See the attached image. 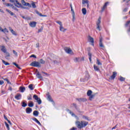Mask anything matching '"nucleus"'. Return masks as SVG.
<instances>
[{
	"label": "nucleus",
	"instance_id": "9d476101",
	"mask_svg": "<svg viewBox=\"0 0 130 130\" xmlns=\"http://www.w3.org/2000/svg\"><path fill=\"white\" fill-rule=\"evenodd\" d=\"M76 100H77V101H79V102H86V101H87V99H86L85 98L76 99Z\"/></svg>",
	"mask_w": 130,
	"mask_h": 130
},
{
	"label": "nucleus",
	"instance_id": "0e129e2a",
	"mask_svg": "<svg viewBox=\"0 0 130 130\" xmlns=\"http://www.w3.org/2000/svg\"><path fill=\"white\" fill-rule=\"evenodd\" d=\"M80 82H85V79H84V78H81Z\"/></svg>",
	"mask_w": 130,
	"mask_h": 130
},
{
	"label": "nucleus",
	"instance_id": "b1692460",
	"mask_svg": "<svg viewBox=\"0 0 130 130\" xmlns=\"http://www.w3.org/2000/svg\"><path fill=\"white\" fill-rule=\"evenodd\" d=\"M9 30L13 35H17L16 32L13 29H12L11 27H9Z\"/></svg>",
	"mask_w": 130,
	"mask_h": 130
},
{
	"label": "nucleus",
	"instance_id": "9b49d317",
	"mask_svg": "<svg viewBox=\"0 0 130 130\" xmlns=\"http://www.w3.org/2000/svg\"><path fill=\"white\" fill-rule=\"evenodd\" d=\"M0 48H1L2 52H4V53H5V52H6L7 49H6V47L5 46H1Z\"/></svg>",
	"mask_w": 130,
	"mask_h": 130
},
{
	"label": "nucleus",
	"instance_id": "4be33fe9",
	"mask_svg": "<svg viewBox=\"0 0 130 130\" xmlns=\"http://www.w3.org/2000/svg\"><path fill=\"white\" fill-rule=\"evenodd\" d=\"M33 114L34 116H38L39 115V112L38 111H34L33 112Z\"/></svg>",
	"mask_w": 130,
	"mask_h": 130
},
{
	"label": "nucleus",
	"instance_id": "5701e85b",
	"mask_svg": "<svg viewBox=\"0 0 130 130\" xmlns=\"http://www.w3.org/2000/svg\"><path fill=\"white\" fill-rule=\"evenodd\" d=\"M88 56H89V61H90V62H91V61H92V54L90 52H88Z\"/></svg>",
	"mask_w": 130,
	"mask_h": 130
},
{
	"label": "nucleus",
	"instance_id": "338daca9",
	"mask_svg": "<svg viewBox=\"0 0 130 130\" xmlns=\"http://www.w3.org/2000/svg\"><path fill=\"white\" fill-rule=\"evenodd\" d=\"M6 12H8V13H9V14H10V13L12 12L9 9H6Z\"/></svg>",
	"mask_w": 130,
	"mask_h": 130
},
{
	"label": "nucleus",
	"instance_id": "49530a36",
	"mask_svg": "<svg viewBox=\"0 0 130 130\" xmlns=\"http://www.w3.org/2000/svg\"><path fill=\"white\" fill-rule=\"evenodd\" d=\"M27 99L28 100H32V95L29 94L28 96H27Z\"/></svg>",
	"mask_w": 130,
	"mask_h": 130
},
{
	"label": "nucleus",
	"instance_id": "f8f14e48",
	"mask_svg": "<svg viewBox=\"0 0 130 130\" xmlns=\"http://www.w3.org/2000/svg\"><path fill=\"white\" fill-rule=\"evenodd\" d=\"M102 41H103L102 38H100L99 45L101 47H102V48H104V45H103Z\"/></svg>",
	"mask_w": 130,
	"mask_h": 130
},
{
	"label": "nucleus",
	"instance_id": "603ef678",
	"mask_svg": "<svg viewBox=\"0 0 130 130\" xmlns=\"http://www.w3.org/2000/svg\"><path fill=\"white\" fill-rule=\"evenodd\" d=\"M4 81L7 82L8 84H11V82H10V81H9V79L8 78H5Z\"/></svg>",
	"mask_w": 130,
	"mask_h": 130
},
{
	"label": "nucleus",
	"instance_id": "13d9d810",
	"mask_svg": "<svg viewBox=\"0 0 130 130\" xmlns=\"http://www.w3.org/2000/svg\"><path fill=\"white\" fill-rule=\"evenodd\" d=\"M36 13H37L38 15H39V16H40V17H42V14L41 13H39V12L37 11V12H36Z\"/></svg>",
	"mask_w": 130,
	"mask_h": 130
},
{
	"label": "nucleus",
	"instance_id": "1a4fd4ad",
	"mask_svg": "<svg viewBox=\"0 0 130 130\" xmlns=\"http://www.w3.org/2000/svg\"><path fill=\"white\" fill-rule=\"evenodd\" d=\"M36 24H37L36 22L32 21L29 23V26L32 28H35V27H36Z\"/></svg>",
	"mask_w": 130,
	"mask_h": 130
},
{
	"label": "nucleus",
	"instance_id": "ea45409f",
	"mask_svg": "<svg viewBox=\"0 0 130 130\" xmlns=\"http://www.w3.org/2000/svg\"><path fill=\"white\" fill-rule=\"evenodd\" d=\"M31 6L34 9H36V5H35V2H32L31 3Z\"/></svg>",
	"mask_w": 130,
	"mask_h": 130
},
{
	"label": "nucleus",
	"instance_id": "864d4df0",
	"mask_svg": "<svg viewBox=\"0 0 130 130\" xmlns=\"http://www.w3.org/2000/svg\"><path fill=\"white\" fill-rule=\"evenodd\" d=\"M82 4H89V1L88 0L84 1L82 2Z\"/></svg>",
	"mask_w": 130,
	"mask_h": 130
},
{
	"label": "nucleus",
	"instance_id": "7ed1b4c3",
	"mask_svg": "<svg viewBox=\"0 0 130 130\" xmlns=\"http://www.w3.org/2000/svg\"><path fill=\"white\" fill-rule=\"evenodd\" d=\"M33 97H34V99H35V100H36L39 105H40V104L42 103V101H41V99H40V98H38V96H37V95L34 94Z\"/></svg>",
	"mask_w": 130,
	"mask_h": 130
},
{
	"label": "nucleus",
	"instance_id": "2f4dec72",
	"mask_svg": "<svg viewBox=\"0 0 130 130\" xmlns=\"http://www.w3.org/2000/svg\"><path fill=\"white\" fill-rule=\"evenodd\" d=\"M130 24V20H128L126 22L125 24V27H128V25Z\"/></svg>",
	"mask_w": 130,
	"mask_h": 130
},
{
	"label": "nucleus",
	"instance_id": "f257e3e1",
	"mask_svg": "<svg viewBox=\"0 0 130 130\" xmlns=\"http://www.w3.org/2000/svg\"><path fill=\"white\" fill-rule=\"evenodd\" d=\"M75 123L76 124L77 127L81 129V128H83V127H85V126H87L89 123L86 121L82 120L81 121H77L75 122Z\"/></svg>",
	"mask_w": 130,
	"mask_h": 130
},
{
	"label": "nucleus",
	"instance_id": "de8ad7c7",
	"mask_svg": "<svg viewBox=\"0 0 130 130\" xmlns=\"http://www.w3.org/2000/svg\"><path fill=\"white\" fill-rule=\"evenodd\" d=\"M125 80V78H124L122 77H121L120 78V81H121V82H123V81H124Z\"/></svg>",
	"mask_w": 130,
	"mask_h": 130
},
{
	"label": "nucleus",
	"instance_id": "4d7b16f0",
	"mask_svg": "<svg viewBox=\"0 0 130 130\" xmlns=\"http://www.w3.org/2000/svg\"><path fill=\"white\" fill-rule=\"evenodd\" d=\"M127 10H128V8H126L124 9V10H123V12H124V13H126V12H127Z\"/></svg>",
	"mask_w": 130,
	"mask_h": 130
},
{
	"label": "nucleus",
	"instance_id": "6ab92c4d",
	"mask_svg": "<svg viewBox=\"0 0 130 130\" xmlns=\"http://www.w3.org/2000/svg\"><path fill=\"white\" fill-rule=\"evenodd\" d=\"M16 4H15L16 7H17V8H21L22 7V5L21 3H18V1L16 0Z\"/></svg>",
	"mask_w": 130,
	"mask_h": 130
},
{
	"label": "nucleus",
	"instance_id": "f704fd0d",
	"mask_svg": "<svg viewBox=\"0 0 130 130\" xmlns=\"http://www.w3.org/2000/svg\"><path fill=\"white\" fill-rule=\"evenodd\" d=\"M5 54H6V58H8V57H10V53L6 51V52H5Z\"/></svg>",
	"mask_w": 130,
	"mask_h": 130
},
{
	"label": "nucleus",
	"instance_id": "2eb2a0df",
	"mask_svg": "<svg viewBox=\"0 0 130 130\" xmlns=\"http://www.w3.org/2000/svg\"><path fill=\"white\" fill-rule=\"evenodd\" d=\"M26 113H27L28 114H29V113H30L31 112H32V109L30 108H27L26 109Z\"/></svg>",
	"mask_w": 130,
	"mask_h": 130
},
{
	"label": "nucleus",
	"instance_id": "c756f323",
	"mask_svg": "<svg viewBox=\"0 0 130 130\" xmlns=\"http://www.w3.org/2000/svg\"><path fill=\"white\" fill-rule=\"evenodd\" d=\"M74 61H75V62H79L80 58L76 57L74 59Z\"/></svg>",
	"mask_w": 130,
	"mask_h": 130
},
{
	"label": "nucleus",
	"instance_id": "6e6552de",
	"mask_svg": "<svg viewBox=\"0 0 130 130\" xmlns=\"http://www.w3.org/2000/svg\"><path fill=\"white\" fill-rule=\"evenodd\" d=\"M15 98L16 99V100H20L21 98H22V95L20 93H17L15 96Z\"/></svg>",
	"mask_w": 130,
	"mask_h": 130
},
{
	"label": "nucleus",
	"instance_id": "473e14b6",
	"mask_svg": "<svg viewBox=\"0 0 130 130\" xmlns=\"http://www.w3.org/2000/svg\"><path fill=\"white\" fill-rule=\"evenodd\" d=\"M28 88L29 89H30V90H34V88L33 87V84H30L29 85H28Z\"/></svg>",
	"mask_w": 130,
	"mask_h": 130
},
{
	"label": "nucleus",
	"instance_id": "680f3d73",
	"mask_svg": "<svg viewBox=\"0 0 130 130\" xmlns=\"http://www.w3.org/2000/svg\"><path fill=\"white\" fill-rule=\"evenodd\" d=\"M5 82L3 80H0V85H3Z\"/></svg>",
	"mask_w": 130,
	"mask_h": 130
},
{
	"label": "nucleus",
	"instance_id": "5fc2aeb1",
	"mask_svg": "<svg viewBox=\"0 0 130 130\" xmlns=\"http://www.w3.org/2000/svg\"><path fill=\"white\" fill-rule=\"evenodd\" d=\"M13 52L14 54H15V55H16V56H18V53L16 52V51L13 50Z\"/></svg>",
	"mask_w": 130,
	"mask_h": 130
},
{
	"label": "nucleus",
	"instance_id": "c9c22d12",
	"mask_svg": "<svg viewBox=\"0 0 130 130\" xmlns=\"http://www.w3.org/2000/svg\"><path fill=\"white\" fill-rule=\"evenodd\" d=\"M94 97H95V94H91L89 96V100L92 101V99H93V98H94Z\"/></svg>",
	"mask_w": 130,
	"mask_h": 130
},
{
	"label": "nucleus",
	"instance_id": "7c9ffc66",
	"mask_svg": "<svg viewBox=\"0 0 130 130\" xmlns=\"http://www.w3.org/2000/svg\"><path fill=\"white\" fill-rule=\"evenodd\" d=\"M91 94H92V90H89L87 92V96H91Z\"/></svg>",
	"mask_w": 130,
	"mask_h": 130
},
{
	"label": "nucleus",
	"instance_id": "a211bd4d",
	"mask_svg": "<svg viewBox=\"0 0 130 130\" xmlns=\"http://www.w3.org/2000/svg\"><path fill=\"white\" fill-rule=\"evenodd\" d=\"M68 111L72 116H75L76 118L78 117V116L76 115L73 112H72V111L68 110Z\"/></svg>",
	"mask_w": 130,
	"mask_h": 130
},
{
	"label": "nucleus",
	"instance_id": "412c9836",
	"mask_svg": "<svg viewBox=\"0 0 130 130\" xmlns=\"http://www.w3.org/2000/svg\"><path fill=\"white\" fill-rule=\"evenodd\" d=\"M59 30L60 31H61V32H64L67 29L63 28V26L62 25H61L59 26Z\"/></svg>",
	"mask_w": 130,
	"mask_h": 130
},
{
	"label": "nucleus",
	"instance_id": "bf43d9fd",
	"mask_svg": "<svg viewBox=\"0 0 130 130\" xmlns=\"http://www.w3.org/2000/svg\"><path fill=\"white\" fill-rule=\"evenodd\" d=\"M42 30H43V28H40L38 30V33H40V32H42Z\"/></svg>",
	"mask_w": 130,
	"mask_h": 130
},
{
	"label": "nucleus",
	"instance_id": "052dcab7",
	"mask_svg": "<svg viewBox=\"0 0 130 130\" xmlns=\"http://www.w3.org/2000/svg\"><path fill=\"white\" fill-rule=\"evenodd\" d=\"M30 57H34V58H36V56L34 54H32L31 56H30Z\"/></svg>",
	"mask_w": 130,
	"mask_h": 130
},
{
	"label": "nucleus",
	"instance_id": "c85d7f7f",
	"mask_svg": "<svg viewBox=\"0 0 130 130\" xmlns=\"http://www.w3.org/2000/svg\"><path fill=\"white\" fill-rule=\"evenodd\" d=\"M28 106H29V107H33V106H34V103H33V102H30L28 103Z\"/></svg>",
	"mask_w": 130,
	"mask_h": 130
},
{
	"label": "nucleus",
	"instance_id": "8fccbe9b",
	"mask_svg": "<svg viewBox=\"0 0 130 130\" xmlns=\"http://www.w3.org/2000/svg\"><path fill=\"white\" fill-rule=\"evenodd\" d=\"M71 11L72 14H75V11H74V9H73V7L72 6V4L70 5Z\"/></svg>",
	"mask_w": 130,
	"mask_h": 130
},
{
	"label": "nucleus",
	"instance_id": "6e6d98bb",
	"mask_svg": "<svg viewBox=\"0 0 130 130\" xmlns=\"http://www.w3.org/2000/svg\"><path fill=\"white\" fill-rule=\"evenodd\" d=\"M21 3H22V5H23V6H25V5L26 4V2H25V1L22 0L21 1Z\"/></svg>",
	"mask_w": 130,
	"mask_h": 130
},
{
	"label": "nucleus",
	"instance_id": "bb28decb",
	"mask_svg": "<svg viewBox=\"0 0 130 130\" xmlns=\"http://www.w3.org/2000/svg\"><path fill=\"white\" fill-rule=\"evenodd\" d=\"M2 32H3V33H9V30L7 28H5L4 29H2Z\"/></svg>",
	"mask_w": 130,
	"mask_h": 130
},
{
	"label": "nucleus",
	"instance_id": "aec40b11",
	"mask_svg": "<svg viewBox=\"0 0 130 130\" xmlns=\"http://www.w3.org/2000/svg\"><path fill=\"white\" fill-rule=\"evenodd\" d=\"M73 105L74 106L75 109L78 111V112H81V111H80V109L78 108V106H77L76 103H73Z\"/></svg>",
	"mask_w": 130,
	"mask_h": 130
},
{
	"label": "nucleus",
	"instance_id": "0eeeda50",
	"mask_svg": "<svg viewBox=\"0 0 130 130\" xmlns=\"http://www.w3.org/2000/svg\"><path fill=\"white\" fill-rule=\"evenodd\" d=\"M36 77L41 81L43 80V77L41 76V74L39 73V72H38L36 74Z\"/></svg>",
	"mask_w": 130,
	"mask_h": 130
},
{
	"label": "nucleus",
	"instance_id": "37998d69",
	"mask_svg": "<svg viewBox=\"0 0 130 130\" xmlns=\"http://www.w3.org/2000/svg\"><path fill=\"white\" fill-rule=\"evenodd\" d=\"M24 6H25V7H29V8H31V5H30V4L28 3L25 2V4H24Z\"/></svg>",
	"mask_w": 130,
	"mask_h": 130
},
{
	"label": "nucleus",
	"instance_id": "cd10ccee",
	"mask_svg": "<svg viewBox=\"0 0 130 130\" xmlns=\"http://www.w3.org/2000/svg\"><path fill=\"white\" fill-rule=\"evenodd\" d=\"M82 117L83 119H85L86 120H90V119H89V117L87 116L82 115Z\"/></svg>",
	"mask_w": 130,
	"mask_h": 130
},
{
	"label": "nucleus",
	"instance_id": "79ce46f5",
	"mask_svg": "<svg viewBox=\"0 0 130 130\" xmlns=\"http://www.w3.org/2000/svg\"><path fill=\"white\" fill-rule=\"evenodd\" d=\"M3 63H4V64H5V66H9L10 63H9V62H6V61L3 60H2Z\"/></svg>",
	"mask_w": 130,
	"mask_h": 130
},
{
	"label": "nucleus",
	"instance_id": "20e7f679",
	"mask_svg": "<svg viewBox=\"0 0 130 130\" xmlns=\"http://www.w3.org/2000/svg\"><path fill=\"white\" fill-rule=\"evenodd\" d=\"M64 51H66V52L67 53H68V54H71V55H74V52H73L72 49H71V48H70L65 47Z\"/></svg>",
	"mask_w": 130,
	"mask_h": 130
},
{
	"label": "nucleus",
	"instance_id": "58836bf2",
	"mask_svg": "<svg viewBox=\"0 0 130 130\" xmlns=\"http://www.w3.org/2000/svg\"><path fill=\"white\" fill-rule=\"evenodd\" d=\"M5 125L7 127V128L8 129V130H10V126L9 125V124H8V123H7V122H5Z\"/></svg>",
	"mask_w": 130,
	"mask_h": 130
},
{
	"label": "nucleus",
	"instance_id": "e433bc0d",
	"mask_svg": "<svg viewBox=\"0 0 130 130\" xmlns=\"http://www.w3.org/2000/svg\"><path fill=\"white\" fill-rule=\"evenodd\" d=\"M13 64H14V66H15V67H16L17 68V69H19V70H21V68H20L19 67V65L18 64H16V62H13Z\"/></svg>",
	"mask_w": 130,
	"mask_h": 130
},
{
	"label": "nucleus",
	"instance_id": "393cba45",
	"mask_svg": "<svg viewBox=\"0 0 130 130\" xmlns=\"http://www.w3.org/2000/svg\"><path fill=\"white\" fill-rule=\"evenodd\" d=\"M93 68H94V71H96V72H99V71H100V69H99V68H98L96 65H94Z\"/></svg>",
	"mask_w": 130,
	"mask_h": 130
},
{
	"label": "nucleus",
	"instance_id": "a18cd8bd",
	"mask_svg": "<svg viewBox=\"0 0 130 130\" xmlns=\"http://www.w3.org/2000/svg\"><path fill=\"white\" fill-rule=\"evenodd\" d=\"M7 7H13V5L10 4V3H6L5 4Z\"/></svg>",
	"mask_w": 130,
	"mask_h": 130
},
{
	"label": "nucleus",
	"instance_id": "72a5a7b5",
	"mask_svg": "<svg viewBox=\"0 0 130 130\" xmlns=\"http://www.w3.org/2000/svg\"><path fill=\"white\" fill-rule=\"evenodd\" d=\"M96 63L98 64V66H102V63H101L100 60H99L98 59H96Z\"/></svg>",
	"mask_w": 130,
	"mask_h": 130
},
{
	"label": "nucleus",
	"instance_id": "c03bdc74",
	"mask_svg": "<svg viewBox=\"0 0 130 130\" xmlns=\"http://www.w3.org/2000/svg\"><path fill=\"white\" fill-rule=\"evenodd\" d=\"M72 17H73V21L74 22V21L76 20V16L75 15V13L72 14Z\"/></svg>",
	"mask_w": 130,
	"mask_h": 130
},
{
	"label": "nucleus",
	"instance_id": "dca6fc26",
	"mask_svg": "<svg viewBox=\"0 0 130 130\" xmlns=\"http://www.w3.org/2000/svg\"><path fill=\"white\" fill-rule=\"evenodd\" d=\"M32 120H34V121H35L36 122H37V123H38V124L39 125H41V123H40V122H39L38 121V120L37 119V118H32Z\"/></svg>",
	"mask_w": 130,
	"mask_h": 130
},
{
	"label": "nucleus",
	"instance_id": "a878e982",
	"mask_svg": "<svg viewBox=\"0 0 130 130\" xmlns=\"http://www.w3.org/2000/svg\"><path fill=\"white\" fill-rule=\"evenodd\" d=\"M82 12L83 15H86V14H87V10L86 9V8H83L82 9Z\"/></svg>",
	"mask_w": 130,
	"mask_h": 130
},
{
	"label": "nucleus",
	"instance_id": "4468645a",
	"mask_svg": "<svg viewBox=\"0 0 130 130\" xmlns=\"http://www.w3.org/2000/svg\"><path fill=\"white\" fill-rule=\"evenodd\" d=\"M88 40L89 42H91V43H92V45L94 46V38H92L91 36H89Z\"/></svg>",
	"mask_w": 130,
	"mask_h": 130
},
{
	"label": "nucleus",
	"instance_id": "423d86ee",
	"mask_svg": "<svg viewBox=\"0 0 130 130\" xmlns=\"http://www.w3.org/2000/svg\"><path fill=\"white\" fill-rule=\"evenodd\" d=\"M116 76H117V73H116V72H113L112 75L111 76V77L110 78V80H114V79H115V77H116Z\"/></svg>",
	"mask_w": 130,
	"mask_h": 130
},
{
	"label": "nucleus",
	"instance_id": "39448f33",
	"mask_svg": "<svg viewBox=\"0 0 130 130\" xmlns=\"http://www.w3.org/2000/svg\"><path fill=\"white\" fill-rule=\"evenodd\" d=\"M101 23V17H99V19L98 20V22H96V25H97V29L99 30V31H101V29H100V23Z\"/></svg>",
	"mask_w": 130,
	"mask_h": 130
},
{
	"label": "nucleus",
	"instance_id": "f03ea898",
	"mask_svg": "<svg viewBox=\"0 0 130 130\" xmlns=\"http://www.w3.org/2000/svg\"><path fill=\"white\" fill-rule=\"evenodd\" d=\"M30 66L31 67H35L36 68L39 67L40 68L41 67V64H40V62L38 61H33L30 64Z\"/></svg>",
	"mask_w": 130,
	"mask_h": 130
},
{
	"label": "nucleus",
	"instance_id": "69168bd1",
	"mask_svg": "<svg viewBox=\"0 0 130 130\" xmlns=\"http://www.w3.org/2000/svg\"><path fill=\"white\" fill-rule=\"evenodd\" d=\"M6 12H8V13H9V14H10V13L12 12L9 9H6Z\"/></svg>",
	"mask_w": 130,
	"mask_h": 130
},
{
	"label": "nucleus",
	"instance_id": "ddd939ff",
	"mask_svg": "<svg viewBox=\"0 0 130 130\" xmlns=\"http://www.w3.org/2000/svg\"><path fill=\"white\" fill-rule=\"evenodd\" d=\"M108 4H109V3H108V2H106L105 4L103 7L102 8V10H101L102 12H104V11L105 10V9H106V8H107V5H108Z\"/></svg>",
	"mask_w": 130,
	"mask_h": 130
},
{
	"label": "nucleus",
	"instance_id": "4c0bfd02",
	"mask_svg": "<svg viewBox=\"0 0 130 130\" xmlns=\"http://www.w3.org/2000/svg\"><path fill=\"white\" fill-rule=\"evenodd\" d=\"M47 98H48V100L49 101H50L51 102H52L53 100H52V99L51 98V96H50V95H48Z\"/></svg>",
	"mask_w": 130,
	"mask_h": 130
},
{
	"label": "nucleus",
	"instance_id": "f3484780",
	"mask_svg": "<svg viewBox=\"0 0 130 130\" xmlns=\"http://www.w3.org/2000/svg\"><path fill=\"white\" fill-rule=\"evenodd\" d=\"M19 90L20 91V92H21V93H24V92H25L26 88L23 86H20L19 87Z\"/></svg>",
	"mask_w": 130,
	"mask_h": 130
},
{
	"label": "nucleus",
	"instance_id": "3c124183",
	"mask_svg": "<svg viewBox=\"0 0 130 130\" xmlns=\"http://www.w3.org/2000/svg\"><path fill=\"white\" fill-rule=\"evenodd\" d=\"M22 106V107H26V106H27V104H26L25 102H23Z\"/></svg>",
	"mask_w": 130,
	"mask_h": 130
},
{
	"label": "nucleus",
	"instance_id": "a19ab883",
	"mask_svg": "<svg viewBox=\"0 0 130 130\" xmlns=\"http://www.w3.org/2000/svg\"><path fill=\"white\" fill-rule=\"evenodd\" d=\"M40 63H42V64H44V63H45V61H44L42 59H41L40 60Z\"/></svg>",
	"mask_w": 130,
	"mask_h": 130
},
{
	"label": "nucleus",
	"instance_id": "e2e57ef3",
	"mask_svg": "<svg viewBox=\"0 0 130 130\" xmlns=\"http://www.w3.org/2000/svg\"><path fill=\"white\" fill-rule=\"evenodd\" d=\"M4 118H5V119H6V120H7V121H8L9 120V119H8V118L7 117H6V115H4Z\"/></svg>",
	"mask_w": 130,
	"mask_h": 130
},
{
	"label": "nucleus",
	"instance_id": "09e8293b",
	"mask_svg": "<svg viewBox=\"0 0 130 130\" xmlns=\"http://www.w3.org/2000/svg\"><path fill=\"white\" fill-rule=\"evenodd\" d=\"M56 23L58 24L60 26H62V23L60 21H56Z\"/></svg>",
	"mask_w": 130,
	"mask_h": 130
},
{
	"label": "nucleus",
	"instance_id": "774afa93",
	"mask_svg": "<svg viewBox=\"0 0 130 130\" xmlns=\"http://www.w3.org/2000/svg\"><path fill=\"white\" fill-rule=\"evenodd\" d=\"M76 129H77V128H76L75 127H73L71 129H70V130H76Z\"/></svg>",
	"mask_w": 130,
	"mask_h": 130
}]
</instances>
